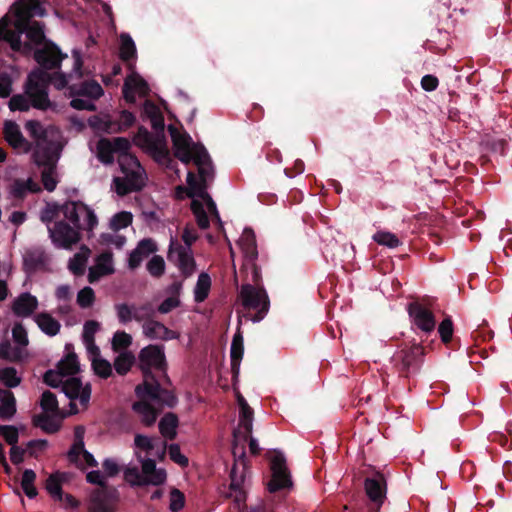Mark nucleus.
Listing matches in <instances>:
<instances>
[{
	"mask_svg": "<svg viewBox=\"0 0 512 512\" xmlns=\"http://www.w3.org/2000/svg\"><path fill=\"white\" fill-rule=\"evenodd\" d=\"M138 366L143 374V382L136 386L138 398L150 397L152 401L170 408L177 403V397L170 390L161 387L152 370L163 374L167 381L168 364L163 345L150 344L142 348L138 354Z\"/></svg>",
	"mask_w": 512,
	"mask_h": 512,
	"instance_id": "f257e3e1",
	"label": "nucleus"
},
{
	"mask_svg": "<svg viewBox=\"0 0 512 512\" xmlns=\"http://www.w3.org/2000/svg\"><path fill=\"white\" fill-rule=\"evenodd\" d=\"M61 212L73 227L63 220L48 226L49 237L59 248H71L80 241L81 230L92 231L98 224L94 211L81 201H67L61 206Z\"/></svg>",
	"mask_w": 512,
	"mask_h": 512,
	"instance_id": "f03ea898",
	"label": "nucleus"
},
{
	"mask_svg": "<svg viewBox=\"0 0 512 512\" xmlns=\"http://www.w3.org/2000/svg\"><path fill=\"white\" fill-rule=\"evenodd\" d=\"M45 25L42 22L32 21L27 33V38L39 46L34 51V59L40 67L46 70L59 69L63 59L67 57L60 48L51 40L47 39L44 33Z\"/></svg>",
	"mask_w": 512,
	"mask_h": 512,
	"instance_id": "7ed1b4c3",
	"label": "nucleus"
},
{
	"mask_svg": "<svg viewBox=\"0 0 512 512\" xmlns=\"http://www.w3.org/2000/svg\"><path fill=\"white\" fill-rule=\"evenodd\" d=\"M118 164L124 177H115L113 180L117 194L125 196L142 190L147 177L137 157L132 154L119 155Z\"/></svg>",
	"mask_w": 512,
	"mask_h": 512,
	"instance_id": "20e7f679",
	"label": "nucleus"
},
{
	"mask_svg": "<svg viewBox=\"0 0 512 512\" xmlns=\"http://www.w3.org/2000/svg\"><path fill=\"white\" fill-rule=\"evenodd\" d=\"M241 304L247 312L255 311L254 314L248 313L246 317L253 322L263 320L270 309V299L266 289L263 286L255 287L252 284H242L239 291Z\"/></svg>",
	"mask_w": 512,
	"mask_h": 512,
	"instance_id": "39448f33",
	"label": "nucleus"
},
{
	"mask_svg": "<svg viewBox=\"0 0 512 512\" xmlns=\"http://www.w3.org/2000/svg\"><path fill=\"white\" fill-rule=\"evenodd\" d=\"M50 82V73L42 67L29 73L25 83V94L29 97L32 107L44 111L51 107L48 95Z\"/></svg>",
	"mask_w": 512,
	"mask_h": 512,
	"instance_id": "423d86ee",
	"label": "nucleus"
},
{
	"mask_svg": "<svg viewBox=\"0 0 512 512\" xmlns=\"http://www.w3.org/2000/svg\"><path fill=\"white\" fill-rule=\"evenodd\" d=\"M59 149L53 144L38 145V148L33 150L32 159L38 167H42L41 181L44 188L48 192H53L58 184L55 177L57 162L60 158Z\"/></svg>",
	"mask_w": 512,
	"mask_h": 512,
	"instance_id": "0eeeda50",
	"label": "nucleus"
},
{
	"mask_svg": "<svg viewBox=\"0 0 512 512\" xmlns=\"http://www.w3.org/2000/svg\"><path fill=\"white\" fill-rule=\"evenodd\" d=\"M424 354V347L414 343L397 351L391 361L399 376L408 379L420 371Z\"/></svg>",
	"mask_w": 512,
	"mask_h": 512,
	"instance_id": "6e6552de",
	"label": "nucleus"
},
{
	"mask_svg": "<svg viewBox=\"0 0 512 512\" xmlns=\"http://www.w3.org/2000/svg\"><path fill=\"white\" fill-rule=\"evenodd\" d=\"M13 341L16 343L12 346L9 340L0 342V359L11 363H23L28 357L29 353L26 347L29 344V339L25 327L21 323H16L12 328Z\"/></svg>",
	"mask_w": 512,
	"mask_h": 512,
	"instance_id": "1a4fd4ad",
	"label": "nucleus"
},
{
	"mask_svg": "<svg viewBox=\"0 0 512 512\" xmlns=\"http://www.w3.org/2000/svg\"><path fill=\"white\" fill-rule=\"evenodd\" d=\"M11 11L15 16V31L21 36L27 35L34 16H44L45 8L42 7L41 0H16L11 6Z\"/></svg>",
	"mask_w": 512,
	"mask_h": 512,
	"instance_id": "9d476101",
	"label": "nucleus"
},
{
	"mask_svg": "<svg viewBox=\"0 0 512 512\" xmlns=\"http://www.w3.org/2000/svg\"><path fill=\"white\" fill-rule=\"evenodd\" d=\"M118 502L119 492L116 488H97L90 495L88 512H115Z\"/></svg>",
	"mask_w": 512,
	"mask_h": 512,
	"instance_id": "9b49d317",
	"label": "nucleus"
},
{
	"mask_svg": "<svg viewBox=\"0 0 512 512\" xmlns=\"http://www.w3.org/2000/svg\"><path fill=\"white\" fill-rule=\"evenodd\" d=\"M167 258L174 263L184 277L191 276L196 268V263L191 248H185L177 241L171 240Z\"/></svg>",
	"mask_w": 512,
	"mask_h": 512,
	"instance_id": "f8f14e48",
	"label": "nucleus"
},
{
	"mask_svg": "<svg viewBox=\"0 0 512 512\" xmlns=\"http://www.w3.org/2000/svg\"><path fill=\"white\" fill-rule=\"evenodd\" d=\"M271 471L272 479L268 484V489L271 493L292 486L291 475L287 468L285 456L282 453L276 452L273 456L271 460Z\"/></svg>",
	"mask_w": 512,
	"mask_h": 512,
	"instance_id": "ddd939ff",
	"label": "nucleus"
},
{
	"mask_svg": "<svg viewBox=\"0 0 512 512\" xmlns=\"http://www.w3.org/2000/svg\"><path fill=\"white\" fill-rule=\"evenodd\" d=\"M366 494L371 501L370 512H379L381 505L386 499V479L383 474L377 472L367 477L364 482Z\"/></svg>",
	"mask_w": 512,
	"mask_h": 512,
	"instance_id": "4468645a",
	"label": "nucleus"
},
{
	"mask_svg": "<svg viewBox=\"0 0 512 512\" xmlns=\"http://www.w3.org/2000/svg\"><path fill=\"white\" fill-rule=\"evenodd\" d=\"M408 314L412 323L422 332L429 334L435 330L436 319L431 310L423 304L414 301L408 304Z\"/></svg>",
	"mask_w": 512,
	"mask_h": 512,
	"instance_id": "2eb2a0df",
	"label": "nucleus"
},
{
	"mask_svg": "<svg viewBox=\"0 0 512 512\" xmlns=\"http://www.w3.org/2000/svg\"><path fill=\"white\" fill-rule=\"evenodd\" d=\"M187 184L189 185V198L199 197L206 202L207 208L209 212L214 215L219 221V213L217 211V207L211 196L207 193V187L203 184L197 183V177L195 173L189 171L187 174Z\"/></svg>",
	"mask_w": 512,
	"mask_h": 512,
	"instance_id": "dca6fc26",
	"label": "nucleus"
},
{
	"mask_svg": "<svg viewBox=\"0 0 512 512\" xmlns=\"http://www.w3.org/2000/svg\"><path fill=\"white\" fill-rule=\"evenodd\" d=\"M4 137L14 149H20L25 153L30 152L32 149V143L24 138L19 126L15 122L7 121L5 123Z\"/></svg>",
	"mask_w": 512,
	"mask_h": 512,
	"instance_id": "f3484780",
	"label": "nucleus"
},
{
	"mask_svg": "<svg viewBox=\"0 0 512 512\" xmlns=\"http://www.w3.org/2000/svg\"><path fill=\"white\" fill-rule=\"evenodd\" d=\"M244 456H245V452L242 451V453H241V459H242V464H243L242 470L241 471L238 470V465L235 462L230 471V485H229V489L231 491L230 495L234 497L235 502H237L238 504L245 501V492L242 488L244 478H245Z\"/></svg>",
	"mask_w": 512,
	"mask_h": 512,
	"instance_id": "a211bd4d",
	"label": "nucleus"
},
{
	"mask_svg": "<svg viewBox=\"0 0 512 512\" xmlns=\"http://www.w3.org/2000/svg\"><path fill=\"white\" fill-rule=\"evenodd\" d=\"M157 251V246L151 238H145L138 242L135 249L129 255L128 265L130 269H136L140 266L142 261L150 254Z\"/></svg>",
	"mask_w": 512,
	"mask_h": 512,
	"instance_id": "6ab92c4d",
	"label": "nucleus"
},
{
	"mask_svg": "<svg viewBox=\"0 0 512 512\" xmlns=\"http://www.w3.org/2000/svg\"><path fill=\"white\" fill-rule=\"evenodd\" d=\"M143 332L146 337L150 339L156 340H172L177 339L179 334L168 327H166L163 323L156 320H148L143 324Z\"/></svg>",
	"mask_w": 512,
	"mask_h": 512,
	"instance_id": "aec40b11",
	"label": "nucleus"
},
{
	"mask_svg": "<svg viewBox=\"0 0 512 512\" xmlns=\"http://www.w3.org/2000/svg\"><path fill=\"white\" fill-rule=\"evenodd\" d=\"M147 399L152 400L150 397L139 398L138 401L132 404V410L139 416L142 424L150 427L156 422L159 410L149 403Z\"/></svg>",
	"mask_w": 512,
	"mask_h": 512,
	"instance_id": "412c9836",
	"label": "nucleus"
},
{
	"mask_svg": "<svg viewBox=\"0 0 512 512\" xmlns=\"http://www.w3.org/2000/svg\"><path fill=\"white\" fill-rule=\"evenodd\" d=\"M119 58L130 70H134L137 59V49L134 40L128 33L120 34Z\"/></svg>",
	"mask_w": 512,
	"mask_h": 512,
	"instance_id": "4be33fe9",
	"label": "nucleus"
},
{
	"mask_svg": "<svg viewBox=\"0 0 512 512\" xmlns=\"http://www.w3.org/2000/svg\"><path fill=\"white\" fill-rule=\"evenodd\" d=\"M38 307V300L28 292L20 294L12 304V311L18 317H29Z\"/></svg>",
	"mask_w": 512,
	"mask_h": 512,
	"instance_id": "5701e85b",
	"label": "nucleus"
},
{
	"mask_svg": "<svg viewBox=\"0 0 512 512\" xmlns=\"http://www.w3.org/2000/svg\"><path fill=\"white\" fill-rule=\"evenodd\" d=\"M9 192L14 199L23 200L28 193L41 192V187L32 178H28L27 180L17 178L11 183Z\"/></svg>",
	"mask_w": 512,
	"mask_h": 512,
	"instance_id": "b1692460",
	"label": "nucleus"
},
{
	"mask_svg": "<svg viewBox=\"0 0 512 512\" xmlns=\"http://www.w3.org/2000/svg\"><path fill=\"white\" fill-rule=\"evenodd\" d=\"M143 114L150 120L152 128L157 136L164 138V116L159 107L151 100H146L143 105Z\"/></svg>",
	"mask_w": 512,
	"mask_h": 512,
	"instance_id": "393cba45",
	"label": "nucleus"
},
{
	"mask_svg": "<svg viewBox=\"0 0 512 512\" xmlns=\"http://www.w3.org/2000/svg\"><path fill=\"white\" fill-rule=\"evenodd\" d=\"M25 130L27 131L29 136L36 141L34 150L38 148V145L53 144V146H55L57 149H59V151H61V146L57 142L47 139V131L39 121H27L25 123Z\"/></svg>",
	"mask_w": 512,
	"mask_h": 512,
	"instance_id": "a878e982",
	"label": "nucleus"
},
{
	"mask_svg": "<svg viewBox=\"0 0 512 512\" xmlns=\"http://www.w3.org/2000/svg\"><path fill=\"white\" fill-rule=\"evenodd\" d=\"M243 336L238 331L234 334L231 349H230V358H231V372L233 378H236L240 371V363L244 354V344H243Z\"/></svg>",
	"mask_w": 512,
	"mask_h": 512,
	"instance_id": "bb28decb",
	"label": "nucleus"
},
{
	"mask_svg": "<svg viewBox=\"0 0 512 512\" xmlns=\"http://www.w3.org/2000/svg\"><path fill=\"white\" fill-rule=\"evenodd\" d=\"M17 412L16 398L11 390L0 388V419L8 421Z\"/></svg>",
	"mask_w": 512,
	"mask_h": 512,
	"instance_id": "cd10ccee",
	"label": "nucleus"
},
{
	"mask_svg": "<svg viewBox=\"0 0 512 512\" xmlns=\"http://www.w3.org/2000/svg\"><path fill=\"white\" fill-rule=\"evenodd\" d=\"M69 90L73 97L87 96L95 100L99 99L104 93L101 85L95 80L84 81L79 86L72 85Z\"/></svg>",
	"mask_w": 512,
	"mask_h": 512,
	"instance_id": "c85d7f7f",
	"label": "nucleus"
},
{
	"mask_svg": "<svg viewBox=\"0 0 512 512\" xmlns=\"http://www.w3.org/2000/svg\"><path fill=\"white\" fill-rule=\"evenodd\" d=\"M11 19L8 15L0 19V41L9 43L13 51H18L21 46V36L15 30L9 29Z\"/></svg>",
	"mask_w": 512,
	"mask_h": 512,
	"instance_id": "c756f323",
	"label": "nucleus"
},
{
	"mask_svg": "<svg viewBox=\"0 0 512 512\" xmlns=\"http://www.w3.org/2000/svg\"><path fill=\"white\" fill-rule=\"evenodd\" d=\"M178 424L179 420L177 415L168 412L159 421V431L164 438L174 440L177 436Z\"/></svg>",
	"mask_w": 512,
	"mask_h": 512,
	"instance_id": "7c9ffc66",
	"label": "nucleus"
},
{
	"mask_svg": "<svg viewBox=\"0 0 512 512\" xmlns=\"http://www.w3.org/2000/svg\"><path fill=\"white\" fill-rule=\"evenodd\" d=\"M35 322L41 331L48 336H55L60 331V323L47 312H41L37 314L35 317Z\"/></svg>",
	"mask_w": 512,
	"mask_h": 512,
	"instance_id": "2f4dec72",
	"label": "nucleus"
},
{
	"mask_svg": "<svg viewBox=\"0 0 512 512\" xmlns=\"http://www.w3.org/2000/svg\"><path fill=\"white\" fill-rule=\"evenodd\" d=\"M63 480L64 474L60 472L51 474L46 480L45 489L50 494V496L56 501L62 502L63 500Z\"/></svg>",
	"mask_w": 512,
	"mask_h": 512,
	"instance_id": "473e14b6",
	"label": "nucleus"
},
{
	"mask_svg": "<svg viewBox=\"0 0 512 512\" xmlns=\"http://www.w3.org/2000/svg\"><path fill=\"white\" fill-rule=\"evenodd\" d=\"M89 254L90 249L83 245L80 249V252L76 253L73 258L70 259L68 265L69 270L77 276L83 275Z\"/></svg>",
	"mask_w": 512,
	"mask_h": 512,
	"instance_id": "72a5a7b5",
	"label": "nucleus"
},
{
	"mask_svg": "<svg viewBox=\"0 0 512 512\" xmlns=\"http://www.w3.org/2000/svg\"><path fill=\"white\" fill-rule=\"evenodd\" d=\"M168 132L171 136L175 151L193 148L194 144L192 143V139L188 133H180L178 129L173 125L168 126Z\"/></svg>",
	"mask_w": 512,
	"mask_h": 512,
	"instance_id": "f704fd0d",
	"label": "nucleus"
},
{
	"mask_svg": "<svg viewBox=\"0 0 512 512\" xmlns=\"http://www.w3.org/2000/svg\"><path fill=\"white\" fill-rule=\"evenodd\" d=\"M242 249L249 260L254 261L257 259L258 251L256 244V237L251 228H245L242 238Z\"/></svg>",
	"mask_w": 512,
	"mask_h": 512,
	"instance_id": "c9c22d12",
	"label": "nucleus"
},
{
	"mask_svg": "<svg viewBox=\"0 0 512 512\" xmlns=\"http://www.w3.org/2000/svg\"><path fill=\"white\" fill-rule=\"evenodd\" d=\"M210 288L211 278L207 273L202 272L198 276V280L194 289V300L197 303L205 301L209 295Z\"/></svg>",
	"mask_w": 512,
	"mask_h": 512,
	"instance_id": "e433bc0d",
	"label": "nucleus"
},
{
	"mask_svg": "<svg viewBox=\"0 0 512 512\" xmlns=\"http://www.w3.org/2000/svg\"><path fill=\"white\" fill-rule=\"evenodd\" d=\"M0 382L6 387L5 389H12L19 386L22 378L18 375L15 367L7 366L0 369Z\"/></svg>",
	"mask_w": 512,
	"mask_h": 512,
	"instance_id": "4c0bfd02",
	"label": "nucleus"
},
{
	"mask_svg": "<svg viewBox=\"0 0 512 512\" xmlns=\"http://www.w3.org/2000/svg\"><path fill=\"white\" fill-rule=\"evenodd\" d=\"M438 333L443 344H445L447 347L455 349L452 345L454 326L451 317L448 316L440 322L438 326Z\"/></svg>",
	"mask_w": 512,
	"mask_h": 512,
	"instance_id": "58836bf2",
	"label": "nucleus"
},
{
	"mask_svg": "<svg viewBox=\"0 0 512 512\" xmlns=\"http://www.w3.org/2000/svg\"><path fill=\"white\" fill-rule=\"evenodd\" d=\"M36 473L32 469H25L22 474L21 487L28 498H35L38 494L34 485Z\"/></svg>",
	"mask_w": 512,
	"mask_h": 512,
	"instance_id": "ea45409f",
	"label": "nucleus"
},
{
	"mask_svg": "<svg viewBox=\"0 0 512 512\" xmlns=\"http://www.w3.org/2000/svg\"><path fill=\"white\" fill-rule=\"evenodd\" d=\"M135 356L131 352H123L114 360V368L119 375H125L135 363Z\"/></svg>",
	"mask_w": 512,
	"mask_h": 512,
	"instance_id": "a19ab883",
	"label": "nucleus"
},
{
	"mask_svg": "<svg viewBox=\"0 0 512 512\" xmlns=\"http://www.w3.org/2000/svg\"><path fill=\"white\" fill-rule=\"evenodd\" d=\"M116 313L118 320L121 324H127L132 320L140 322V316L134 314V305H128L126 303H121L115 305Z\"/></svg>",
	"mask_w": 512,
	"mask_h": 512,
	"instance_id": "79ce46f5",
	"label": "nucleus"
},
{
	"mask_svg": "<svg viewBox=\"0 0 512 512\" xmlns=\"http://www.w3.org/2000/svg\"><path fill=\"white\" fill-rule=\"evenodd\" d=\"M100 324L95 320H88L83 326V340L87 345H91V350L99 353V348L94 345V336L99 330Z\"/></svg>",
	"mask_w": 512,
	"mask_h": 512,
	"instance_id": "37998d69",
	"label": "nucleus"
},
{
	"mask_svg": "<svg viewBox=\"0 0 512 512\" xmlns=\"http://www.w3.org/2000/svg\"><path fill=\"white\" fill-rule=\"evenodd\" d=\"M57 368L62 375L76 374L79 371V363L76 354H68L64 359L59 361Z\"/></svg>",
	"mask_w": 512,
	"mask_h": 512,
	"instance_id": "c03bdc74",
	"label": "nucleus"
},
{
	"mask_svg": "<svg viewBox=\"0 0 512 512\" xmlns=\"http://www.w3.org/2000/svg\"><path fill=\"white\" fill-rule=\"evenodd\" d=\"M98 159L104 164H112L114 162V151L111 141L101 139L97 145Z\"/></svg>",
	"mask_w": 512,
	"mask_h": 512,
	"instance_id": "a18cd8bd",
	"label": "nucleus"
},
{
	"mask_svg": "<svg viewBox=\"0 0 512 512\" xmlns=\"http://www.w3.org/2000/svg\"><path fill=\"white\" fill-rule=\"evenodd\" d=\"M157 138H154L152 134L144 126H140L137 133L134 135L133 142L135 145L141 148L150 149L154 147V143Z\"/></svg>",
	"mask_w": 512,
	"mask_h": 512,
	"instance_id": "49530a36",
	"label": "nucleus"
},
{
	"mask_svg": "<svg viewBox=\"0 0 512 512\" xmlns=\"http://www.w3.org/2000/svg\"><path fill=\"white\" fill-rule=\"evenodd\" d=\"M33 424L49 434L55 433L59 430V425L45 413L35 415L33 417Z\"/></svg>",
	"mask_w": 512,
	"mask_h": 512,
	"instance_id": "de8ad7c7",
	"label": "nucleus"
},
{
	"mask_svg": "<svg viewBox=\"0 0 512 512\" xmlns=\"http://www.w3.org/2000/svg\"><path fill=\"white\" fill-rule=\"evenodd\" d=\"M133 215L128 211H121L116 213L110 220V228L117 232L120 229L126 228L131 225Z\"/></svg>",
	"mask_w": 512,
	"mask_h": 512,
	"instance_id": "09e8293b",
	"label": "nucleus"
},
{
	"mask_svg": "<svg viewBox=\"0 0 512 512\" xmlns=\"http://www.w3.org/2000/svg\"><path fill=\"white\" fill-rule=\"evenodd\" d=\"M82 382L79 378L72 377L62 384V391L70 400H76L82 390Z\"/></svg>",
	"mask_w": 512,
	"mask_h": 512,
	"instance_id": "8fccbe9b",
	"label": "nucleus"
},
{
	"mask_svg": "<svg viewBox=\"0 0 512 512\" xmlns=\"http://www.w3.org/2000/svg\"><path fill=\"white\" fill-rule=\"evenodd\" d=\"M373 240L379 245L387 246L389 248H396L400 245L399 238L391 233L386 231H378L373 235Z\"/></svg>",
	"mask_w": 512,
	"mask_h": 512,
	"instance_id": "3c124183",
	"label": "nucleus"
},
{
	"mask_svg": "<svg viewBox=\"0 0 512 512\" xmlns=\"http://www.w3.org/2000/svg\"><path fill=\"white\" fill-rule=\"evenodd\" d=\"M112 257L113 255L110 251H105L98 255L96 258L95 267L105 276L114 272V268L112 266Z\"/></svg>",
	"mask_w": 512,
	"mask_h": 512,
	"instance_id": "603ef678",
	"label": "nucleus"
},
{
	"mask_svg": "<svg viewBox=\"0 0 512 512\" xmlns=\"http://www.w3.org/2000/svg\"><path fill=\"white\" fill-rule=\"evenodd\" d=\"M40 406L45 414L48 412L56 413L59 410L57 397L49 390H46L42 393Z\"/></svg>",
	"mask_w": 512,
	"mask_h": 512,
	"instance_id": "864d4df0",
	"label": "nucleus"
},
{
	"mask_svg": "<svg viewBox=\"0 0 512 512\" xmlns=\"http://www.w3.org/2000/svg\"><path fill=\"white\" fill-rule=\"evenodd\" d=\"M125 81L129 83L134 92L137 91L142 96L147 95L150 90L148 83L135 72L129 75Z\"/></svg>",
	"mask_w": 512,
	"mask_h": 512,
	"instance_id": "5fc2aeb1",
	"label": "nucleus"
},
{
	"mask_svg": "<svg viewBox=\"0 0 512 512\" xmlns=\"http://www.w3.org/2000/svg\"><path fill=\"white\" fill-rule=\"evenodd\" d=\"M162 141H164V138L162 139L161 136H157V140L154 143V147H151L149 150L155 154L158 160L167 161L168 168H172L174 162L171 159L169 151L166 148V146L161 144Z\"/></svg>",
	"mask_w": 512,
	"mask_h": 512,
	"instance_id": "6e6d98bb",
	"label": "nucleus"
},
{
	"mask_svg": "<svg viewBox=\"0 0 512 512\" xmlns=\"http://www.w3.org/2000/svg\"><path fill=\"white\" fill-rule=\"evenodd\" d=\"M31 106V101L26 94L13 95L9 100V108L11 111H28Z\"/></svg>",
	"mask_w": 512,
	"mask_h": 512,
	"instance_id": "4d7b16f0",
	"label": "nucleus"
},
{
	"mask_svg": "<svg viewBox=\"0 0 512 512\" xmlns=\"http://www.w3.org/2000/svg\"><path fill=\"white\" fill-rule=\"evenodd\" d=\"M92 367L96 375L103 379H107L112 375V365L103 358L94 359Z\"/></svg>",
	"mask_w": 512,
	"mask_h": 512,
	"instance_id": "13d9d810",
	"label": "nucleus"
},
{
	"mask_svg": "<svg viewBox=\"0 0 512 512\" xmlns=\"http://www.w3.org/2000/svg\"><path fill=\"white\" fill-rule=\"evenodd\" d=\"M132 344V337L124 331H117L112 339V348L114 351L127 349Z\"/></svg>",
	"mask_w": 512,
	"mask_h": 512,
	"instance_id": "bf43d9fd",
	"label": "nucleus"
},
{
	"mask_svg": "<svg viewBox=\"0 0 512 512\" xmlns=\"http://www.w3.org/2000/svg\"><path fill=\"white\" fill-rule=\"evenodd\" d=\"M253 409L248 405H242L240 408V425L244 428L247 434L252 433L253 428Z\"/></svg>",
	"mask_w": 512,
	"mask_h": 512,
	"instance_id": "052dcab7",
	"label": "nucleus"
},
{
	"mask_svg": "<svg viewBox=\"0 0 512 512\" xmlns=\"http://www.w3.org/2000/svg\"><path fill=\"white\" fill-rule=\"evenodd\" d=\"M148 272L154 277H160L165 272L164 259L159 255H154L147 263Z\"/></svg>",
	"mask_w": 512,
	"mask_h": 512,
	"instance_id": "680f3d73",
	"label": "nucleus"
},
{
	"mask_svg": "<svg viewBox=\"0 0 512 512\" xmlns=\"http://www.w3.org/2000/svg\"><path fill=\"white\" fill-rule=\"evenodd\" d=\"M0 435L10 446L16 445L19 440L18 429L13 425H0Z\"/></svg>",
	"mask_w": 512,
	"mask_h": 512,
	"instance_id": "e2e57ef3",
	"label": "nucleus"
},
{
	"mask_svg": "<svg viewBox=\"0 0 512 512\" xmlns=\"http://www.w3.org/2000/svg\"><path fill=\"white\" fill-rule=\"evenodd\" d=\"M95 301V293L91 287H84L78 292L77 303L82 308H89Z\"/></svg>",
	"mask_w": 512,
	"mask_h": 512,
	"instance_id": "0e129e2a",
	"label": "nucleus"
},
{
	"mask_svg": "<svg viewBox=\"0 0 512 512\" xmlns=\"http://www.w3.org/2000/svg\"><path fill=\"white\" fill-rule=\"evenodd\" d=\"M192 149H193V161L197 166H199V165H209L210 166L212 161H211V158L204 146L195 144V145H193Z\"/></svg>",
	"mask_w": 512,
	"mask_h": 512,
	"instance_id": "69168bd1",
	"label": "nucleus"
},
{
	"mask_svg": "<svg viewBox=\"0 0 512 512\" xmlns=\"http://www.w3.org/2000/svg\"><path fill=\"white\" fill-rule=\"evenodd\" d=\"M185 505V496L177 488L170 491V504L169 509L171 512H179Z\"/></svg>",
	"mask_w": 512,
	"mask_h": 512,
	"instance_id": "338daca9",
	"label": "nucleus"
},
{
	"mask_svg": "<svg viewBox=\"0 0 512 512\" xmlns=\"http://www.w3.org/2000/svg\"><path fill=\"white\" fill-rule=\"evenodd\" d=\"M168 452L170 459L181 467L188 466V458L181 453L178 444H171L168 446Z\"/></svg>",
	"mask_w": 512,
	"mask_h": 512,
	"instance_id": "774afa93",
	"label": "nucleus"
}]
</instances>
